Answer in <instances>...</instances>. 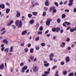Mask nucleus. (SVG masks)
<instances>
[{"label": "nucleus", "instance_id": "nucleus-25", "mask_svg": "<svg viewBox=\"0 0 76 76\" xmlns=\"http://www.w3.org/2000/svg\"><path fill=\"white\" fill-rule=\"evenodd\" d=\"M67 73V72L66 71H64L63 72V74L64 75H66Z\"/></svg>", "mask_w": 76, "mask_h": 76}, {"label": "nucleus", "instance_id": "nucleus-41", "mask_svg": "<svg viewBox=\"0 0 76 76\" xmlns=\"http://www.w3.org/2000/svg\"><path fill=\"white\" fill-rule=\"evenodd\" d=\"M39 31H42L43 30V27L42 26H41L39 28Z\"/></svg>", "mask_w": 76, "mask_h": 76}, {"label": "nucleus", "instance_id": "nucleus-8", "mask_svg": "<svg viewBox=\"0 0 76 76\" xmlns=\"http://www.w3.org/2000/svg\"><path fill=\"white\" fill-rule=\"evenodd\" d=\"M5 8V5L4 4H0V8H2V9H4Z\"/></svg>", "mask_w": 76, "mask_h": 76}, {"label": "nucleus", "instance_id": "nucleus-62", "mask_svg": "<svg viewBox=\"0 0 76 76\" xmlns=\"http://www.w3.org/2000/svg\"><path fill=\"white\" fill-rule=\"evenodd\" d=\"M50 61H52V60H53V58L50 57Z\"/></svg>", "mask_w": 76, "mask_h": 76}, {"label": "nucleus", "instance_id": "nucleus-42", "mask_svg": "<svg viewBox=\"0 0 76 76\" xmlns=\"http://www.w3.org/2000/svg\"><path fill=\"white\" fill-rule=\"evenodd\" d=\"M45 45V43H41V45L42 47H44Z\"/></svg>", "mask_w": 76, "mask_h": 76}, {"label": "nucleus", "instance_id": "nucleus-34", "mask_svg": "<svg viewBox=\"0 0 76 76\" xmlns=\"http://www.w3.org/2000/svg\"><path fill=\"white\" fill-rule=\"evenodd\" d=\"M45 73L46 75H48V74L50 73V71H45Z\"/></svg>", "mask_w": 76, "mask_h": 76}, {"label": "nucleus", "instance_id": "nucleus-6", "mask_svg": "<svg viewBox=\"0 0 76 76\" xmlns=\"http://www.w3.org/2000/svg\"><path fill=\"white\" fill-rule=\"evenodd\" d=\"M70 31L71 32H73L75 31H76V27H75V28H71L70 29Z\"/></svg>", "mask_w": 76, "mask_h": 76}, {"label": "nucleus", "instance_id": "nucleus-44", "mask_svg": "<svg viewBox=\"0 0 76 76\" xmlns=\"http://www.w3.org/2000/svg\"><path fill=\"white\" fill-rule=\"evenodd\" d=\"M72 5H73V3H70L68 4V6H72Z\"/></svg>", "mask_w": 76, "mask_h": 76}, {"label": "nucleus", "instance_id": "nucleus-64", "mask_svg": "<svg viewBox=\"0 0 76 76\" xmlns=\"http://www.w3.org/2000/svg\"><path fill=\"white\" fill-rule=\"evenodd\" d=\"M34 58V56H31L30 57V59L31 60H32L33 58Z\"/></svg>", "mask_w": 76, "mask_h": 76}, {"label": "nucleus", "instance_id": "nucleus-32", "mask_svg": "<svg viewBox=\"0 0 76 76\" xmlns=\"http://www.w3.org/2000/svg\"><path fill=\"white\" fill-rule=\"evenodd\" d=\"M46 15V12L45 11L42 14L43 16H45Z\"/></svg>", "mask_w": 76, "mask_h": 76}, {"label": "nucleus", "instance_id": "nucleus-20", "mask_svg": "<svg viewBox=\"0 0 76 76\" xmlns=\"http://www.w3.org/2000/svg\"><path fill=\"white\" fill-rule=\"evenodd\" d=\"M62 45H61L60 46L61 47H62V48H63L65 46V42H63L62 43Z\"/></svg>", "mask_w": 76, "mask_h": 76}, {"label": "nucleus", "instance_id": "nucleus-48", "mask_svg": "<svg viewBox=\"0 0 76 76\" xmlns=\"http://www.w3.org/2000/svg\"><path fill=\"white\" fill-rule=\"evenodd\" d=\"M6 31H4L2 33H1V35H2L4 34H5V33H6Z\"/></svg>", "mask_w": 76, "mask_h": 76}, {"label": "nucleus", "instance_id": "nucleus-21", "mask_svg": "<svg viewBox=\"0 0 76 76\" xmlns=\"http://www.w3.org/2000/svg\"><path fill=\"white\" fill-rule=\"evenodd\" d=\"M19 21L18 20H17L15 22V23L17 26H18V25L19 24Z\"/></svg>", "mask_w": 76, "mask_h": 76}, {"label": "nucleus", "instance_id": "nucleus-11", "mask_svg": "<svg viewBox=\"0 0 76 76\" xmlns=\"http://www.w3.org/2000/svg\"><path fill=\"white\" fill-rule=\"evenodd\" d=\"M45 5H46V6H49V5H50V3H49V2H48V1H46L45 2Z\"/></svg>", "mask_w": 76, "mask_h": 76}, {"label": "nucleus", "instance_id": "nucleus-38", "mask_svg": "<svg viewBox=\"0 0 76 76\" xmlns=\"http://www.w3.org/2000/svg\"><path fill=\"white\" fill-rule=\"evenodd\" d=\"M10 71L11 72H13V67H11L10 69Z\"/></svg>", "mask_w": 76, "mask_h": 76}, {"label": "nucleus", "instance_id": "nucleus-23", "mask_svg": "<svg viewBox=\"0 0 76 76\" xmlns=\"http://www.w3.org/2000/svg\"><path fill=\"white\" fill-rule=\"evenodd\" d=\"M16 16L17 18L20 17V12H18Z\"/></svg>", "mask_w": 76, "mask_h": 76}, {"label": "nucleus", "instance_id": "nucleus-56", "mask_svg": "<svg viewBox=\"0 0 76 76\" xmlns=\"http://www.w3.org/2000/svg\"><path fill=\"white\" fill-rule=\"evenodd\" d=\"M67 3V1H65L64 2V4H66Z\"/></svg>", "mask_w": 76, "mask_h": 76}, {"label": "nucleus", "instance_id": "nucleus-37", "mask_svg": "<svg viewBox=\"0 0 76 76\" xmlns=\"http://www.w3.org/2000/svg\"><path fill=\"white\" fill-rule=\"evenodd\" d=\"M65 63L64 62L62 61L61 62V64L62 66H63V65Z\"/></svg>", "mask_w": 76, "mask_h": 76}, {"label": "nucleus", "instance_id": "nucleus-10", "mask_svg": "<svg viewBox=\"0 0 76 76\" xmlns=\"http://www.w3.org/2000/svg\"><path fill=\"white\" fill-rule=\"evenodd\" d=\"M4 69V64H2L0 65V69L1 70H3Z\"/></svg>", "mask_w": 76, "mask_h": 76}, {"label": "nucleus", "instance_id": "nucleus-52", "mask_svg": "<svg viewBox=\"0 0 76 76\" xmlns=\"http://www.w3.org/2000/svg\"><path fill=\"white\" fill-rule=\"evenodd\" d=\"M12 26L13 27V29H16V27L14 25H12Z\"/></svg>", "mask_w": 76, "mask_h": 76}, {"label": "nucleus", "instance_id": "nucleus-53", "mask_svg": "<svg viewBox=\"0 0 76 76\" xmlns=\"http://www.w3.org/2000/svg\"><path fill=\"white\" fill-rule=\"evenodd\" d=\"M73 0H70L69 2L70 3H73Z\"/></svg>", "mask_w": 76, "mask_h": 76}, {"label": "nucleus", "instance_id": "nucleus-24", "mask_svg": "<svg viewBox=\"0 0 76 76\" xmlns=\"http://www.w3.org/2000/svg\"><path fill=\"white\" fill-rule=\"evenodd\" d=\"M13 46L11 47L10 48V52H13Z\"/></svg>", "mask_w": 76, "mask_h": 76}, {"label": "nucleus", "instance_id": "nucleus-50", "mask_svg": "<svg viewBox=\"0 0 76 76\" xmlns=\"http://www.w3.org/2000/svg\"><path fill=\"white\" fill-rule=\"evenodd\" d=\"M4 48H5L4 47H3L2 48H1V51H4Z\"/></svg>", "mask_w": 76, "mask_h": 76}, {"label": "nucleus", "instance_id": "nucleus-47", "mask_svg": "<svg viewBox=\"0 0 76 76\" xmlns=\"http://www.w3.org/2000/svg\"><path fill=\"white\" fill-rule=\"evenodd\" d=\"M67 49L68 50H71V47H68Z\"/></svg>", "mask_w": 76, "mask_h": 76}, {"label": "nucleus", "instance_id": "nucleus-58", "mask_svg": "<svg viewBox=\"0 0 76 76\" xmlns=\"http://www.w3.org/2000/svg\"><path fill=\"white\" fill-rule=\"evenodd\" d=\"M65 12H69V10L67 9H66L65 10Z\"/></svg>", "mask_w": 76, "mask_h": 76}, {"label": "nucleus", "instance_id": "nucleus-61", "mask_svg": "<svg viewBox=\"0 0 76 76\" xmlns=\"http://www.w3.org/2000/svg\"><path fill=\"white\" fill-rule=\"evenodd\" d=\"M57 67V66H54L53 67V69H56V67Z\"/></svg>", "mask_w": 76, "mask_h": 76}, {"label": "nucleus", "instance_id": "nucleus-2", "mask_svg": "<svg viewBox=\"0 0 76 76\" xmlns=\"http://www.w3.org/2000/svg\"><path fill=\"white\" fill-rule=\"evenodd\" d=\"M38 67L37 66H35L33 68V71L34 72H37L38 71Z\"/></svg>", "mask_w": 76, "mask_h": 76}, {"label": "nucleus", "instance_id": "nucleus-46", "mask_svg": "<svg viewBox=\"0 0 76 76\" xmlns=\"http://www.w3.org/2000/svg\"><path fill=\"white\" fill-rule=\"evenodd\" d=\"M44 10L45 11H47V10H48V8L47 7H45L44 8Z\"/></svg>", "mask_w": 76, "mask_h": 76}, {"label": "nucleus", "instance_id": "nucleus-60", "mask_svg": "<svg viewBox=\"0 0 76 76\" xmlns=\"http://www.w3.org/2000/svg\"><path fill=\"white\" fill-rule=\"evenodd\" d=\"M49 32V30H47L45 32V34H48Z\"/></svg>", "mask_w": 76, "mask_h": 76}, {"label": "nucleus", "instance_id": "nucleus-57", "mask_svg": "<svg viewBox=\"0 0 76 76\" xmlns=\"http://www.w3.org/2000/svg\"><path fill=\"white\" fill-rule=\"evenodd\" d=\"M31 46V44L30 43H28V47H30V46Z\"/></svg>", "mask_w": 76, "mask_h": 76}, {"label": "nucleus", "instance_id": "nucleus-45", "mask_svg": "<svg viewBox=\"0 0 76 76\" xmlns=\"http://www.w3.org/2000/svg\"><path fill=\"white\" fill-rule=\"evenodd\" d=\"M6 4V5L8 6H10V4L8 2H7Z\"/></svg>", "mask_w": 76, "mask_h": 76}, {"label": "nucleus", "instance_id": "nucleus-49", "mask_svg": "<svg viewBox=\"0 0 76 76\" xmlns=\"http://www.w3.org/2000/svg\"><path fill=\"white\" fill-rule=\"evenodd\" d=\"M53 10V13H56V12H57V10L54 9Z\"/></svg>", "mask_w": 76, "mask_h": 76}, {"label": "nucleus", "instance_id": "nucleus-4", "mask_svg": "<svg viewBox=\"0 0 76 76\" xmlns=\"http://www.w3.org/2000/svg\"><path fill=\"white\" fill-rule=\"evenodd\" d=\"M66 63H68L69 61H70V58L69 56H66L65 58Z\"/></svg>", "mask_w": 76, "mask_h": 76}, {"label": "nucleus", "instance_id": "nucleus-5", "mask_svg": "<svg viewBox=\"0 0 76 76\" xmlns=\"http://www.w3.org/2000/svg\"><path fill=\"white\" fill-rule=\"evenodd\" d=\"M22 26V21L20 20L19 22V25H18V28H20Z\"/></svg>", "mask_w": 76, "mask_h": 76}, {"label": "nucleus", "instance_id": "nucleus-12", "mask_svg": "<svg viewBox=\"0 0 76 76\" xmlns=\"http://www.w3.org/2000/svg\"><path fill=\"white\" fill-rule=\"evenodd\" d=\"M13 23V20H12L10 22V23L7 24V26H10V25H12Z\"/></svg>", "mask_w": 76, "mask_h": 76}, {"label": "nucleus", "instance_id": "nucleus-19", "mask_svg": "<svg viewBox=\"0 0 76 76\" xmlns=\"http://www.w3.org/2000/svg\"><path fill=\"white\" fill-rule=\"evenodd\" d=\"M32 14L34 16H37L38 15V12H33L32 13Z\"/></svg>", "mask_w": 76, "mask_h": 76}, {"label": "nucleus", "instance_id": "nucleus-13", "mask_svg": "<svg viewBox=\"0 0 76 76\" xmlns=\"http://www.w3.org/2000/svg\"><path fill=\"white\" fill-rule=\"evenodd\" d=\"M60 28L57 27L56 28V32H59L60 31Z\"/></svg>", "mask_w": 76, "mask_h": 76}, {"label": "nucleus", "instance_id": "nucleus-43", "mask_svg": "<svg viewBox=\"0 0 76 76\" xmlns=\"http://www.w3.org/2000/svg\"><path fill=\"white\" fill-rule=\"evenodd\" d=\"M34 6H39V4L38 3L35 2V3Z\"/></svg>", "mask_w": 76, "mask_h": 76}, {"label": "nucleus", "instance_id": "nucleus-28", "mask_svg": "<svg viewBox=\"0 0 76 76\" xmlns=\"http://www.w3.org/2000/svg\"><path fill=\"white\" fill-rule=\"evenodd\" d=\"M32 15L31 14H29L28 15V17L29 18H31V17H32Z\"/></svg>", "mask_w": 76, "mask_h": 76}, {"label": "nucleus", "instance_id": "nucleus-27", "mask_svg": "<svg viewBox=\"0 0 76 76\" xmlns=\"http://www.w3.org/2000/svg\"><path fill=\"white\" fill-rule=\"evenodd\" d=\"M34 2L35 1H32L31 2V4H32V6L33 7H34L35 6V4H34Z\"/></svg>", "mask_w": 76, "mask_h": 76}, {"label": "nucleus", "instance_id": "nucleus-33", "mask_svg": "<svg viewBox=\"0 0 76 76\" xmlns=\"http://www.w3.org/2000/svg\"><path fill=\"white\" fill-rule=\"evenodd\" d=\"M74 75V74L73 73H69V76H73Z\"/></svg>", "mask_w": 76, "mask_h": 76}, {"label": "nucleus", "instance_id": "nucleus-14", "mask_svg": "<svg viewBox=\"0 0 76 76\" xmlns=\"http://www.w3.org/2000/svg\"><path fill=\"white\" fill-rule=\"evenodd\" d=\"M35 22V21H34V20L32 19L29 22L31 24V25L33 24Z\"/></svg>", "mask_w": 76, "mask_h": 76}, {"label": "nucleus", "instance_id": "nucleus-35", "mask_svg": "<svg viewBox=\"0 0 76 76\" xmlns=\"http://www.w3.org/2000/svg\"><path fill=\"white\" fill-rule=\"evenodd\" d=\"M60 21H61L60 19L58 18L57 19V23H60Z\"/></svg>", "mask_w": 76, "mask_h": 76}, {"label": "nucleus", "instance_id": "nucleus-15", "mask_svg": "<svg viewBox=\"0 0 76 76\" xmlns=\"http://www.w3.org/2000/svg\"><path fill=\"white\" fill-rule=\"evenodd\" d=\"M10 12V9L9 8H7L6 9V13L7 14H8Z\"/></svg>", "mask_w": 76, "mask_h": 76}, {"label": "nucleus", "instance_id": "nucleus-26", "mask_svg": "<svg viewBox=\"0 0 76 76\" xmlns=\"http://www.w3.org/2000/svg\"><path fill=\"white\" fill-rule=\"evenodd\" d=\"M49 65H50V64L49 63H47L46 64H44V66L45 67H48V66H49Z\"/></svg>", "mask_w": 76, "mask_h": 76}, {"label": "nucleus", "instance_id": "nucleus-59", "mask_svg": "<svg viewBox=\"0 0 76 76\" xmlns=\"http://www.w3.org/2000/svg\"><path fill=\"white\" fill-rule=\"evenodd\" d=\"M70 28H71V27H69L66 28V30H69Z\"/></svg>", "mask_w": 76, "mask_h": 76}, {"label": "nucleus", "instance_id": "nucleus-3", "mask_svg": "<svg viewBox=\"0 0 76 76\" xmlns=\"http://www.w3.org/2000/svg\"><path fill=\"white\" fill-rule=\"evenodd\" d=\"M28 69V66H24L22 68V71H21L22 73H24L25 70H27Z\"/></svg>", "mask_w": 76, "mask_h": 76}, {"label": "nucleus", "instance_id": "nucleus-51", "mask_svg": "<svg viewBox=\"0 0 76 76\" xmlns=\"http://www.w3.org/2000/svg\"><path fill=\"white\" fill-rule=\"evenodd\" d=\"M20 45L21 47H23V46H24L25 44H24V43H22Z\"/></svg>", "mask_w": 76, "mask_h": 76}, {"label": "nucleus", "instance_id": "nucleus-30", "mask_svg": "<svg viewBox=\"0 0 76 76\" xmlns=\"http://www.w3.org/2000/svg\"><path fill=\"white\" fill-rule=\"evenodd\" d=\"M52 31L53 32H56V28H52Z\"/></svg>", "mask_w": 76, "mask_h": 76}, {"label": "nucleus", "instance_id": "nucleus-29", "mask_svg": "<svg viewBox=\"0 0 76 76\" xmlns=\"http://www.w3.org/2000/svg\"><path fill=\"white\" fill-rule=\"evenodd\" d=\"M35 47L36 48V50H38L39 49V47L38 46H35Z\"/></svg>", "mask_w": 76, "mask_h": 76}, {"label": "nucleus", "instance_id": "nucleus-39", "mask_svg": "<svg viewBox=\"0 0 76 76\" xmlns=\"http://www.w3.org/2000/svg\"><path fill=\"white\" fill-rule=\"evenodd\" d=\"M54 56V54L51 53L50 54V57H51L52 58L53 57V56Z\"/></svg>", "mask_w": 76, "mask_h": 76}, {"label": "nucleus", "instance_id": "nucleus-7", "mask_svg": "<svg viewBox=\"0 0 76 76\" xmlns=\"http://www.w3.org/2000/svg\"><path fill=\"white\" fill-rule=\"evenodd\" d=\"M27 33V31L25 30L24 31H23L21 33V35H26Z\"/></svg>", "mask_w": 76, "mask_h": 76}, {"label": "nucleus", "instance_id": "nucleus-40", "mask_svg": "<svg viewBox=\"0 0 76 76\" xmlns=\"http://www.w3.org/2000/svg\"><path fill=\"white\" fill-rule=\"evenodd\" d=\"M33 51H34V49L32 48L30 50V52L31 53H33Z\"/></svg>", "mask_w": 76, "mask_h": 76}, {"label": "nucleus", "instance_id": "nucleus-17", "mask_svg": "<svg viewBox=\"0 0 76 76\" xmlns=\"http://www.w3.org/2000/svg\"><path fill=\"white\" fill-rule=\"evenodd\" d=\"M3 42H4V43H5L6 44H8V41L6 39H4L3 40Z\"/></svg>", "mask_w": 76, "mask_h": 76}, {"label": "nucleus", "instance_id": "nucleus-63", "mask_svg": "<svg viewBox=\"0 0 76 76\" xmlns=\"http://www.w3.org/2000/svg\"><path fill=\"white\" fill-rule=\"evenodd\" d=\"M38 34H42V31H39V32H38Z\"/></svg>", "mask_w": 76, "mask_h": 76}, {"label": "nucleus", "instance_id": "nucleus-16", "mask_svg": "<svg viewBox=\"0 0 76 76\" xmlns=\"http://www.w3.org/2000/svg\"><path fill=\"white\" fill-rule=\"evenodd\" d=\"M4 52L6 53H7L9 52V48H6L4 50Z\"/></svg>", "mask_w": 76, "mask_h": 76}, {"label": "nucleus", "instance_id": "nucleus-18", "mask_svg": "<svg viewBox=\"0 0 76 76\" xmlns=\"http://www.w3.org/2000/svg\"><path fill=\"white\" fill-rule=\"evenodd\" d=\"M39 23H37L36 24V29H38V28H39Z\"/></svg>", "mask_w": 76, "mask_h": 76}, {"label": "nucleus", "instance_id": "nucleus-54", "mask_svg": "<svg viewBox=\"0 0 76 76\" xmlns=\"http://www.w3.org/2000/svg\"><path fill=\"white\" fill-rule=\"evenodd\" d=\"M64 31L63 30V29H61L60 31V33L61 34H62V33H63V32H64Z\"/></svg>", "mask_w": 76, "mask_h": 76}, {"label": "nucleus", "instance_id": "nucleus-31", "mask_svg": "<svg viewBox=\"0 0 76 76\" xmlns=\"http://www.w3.org/2000/svg\"><path fill=\"white\" fill-rule=\"evenodd\" d=\"M54 4L56 6V7H58V4L57 2H54Z\"/></svg>", "mask_w": 76, "mask_h": 76}, {"label": "nucleus", "instance_id": "nucleus-36", "mask_svg": "<svg viewBox=\"0 0 76 76\" xmlns=\"http://www.w3.org/2000/svg\"><path fill=\"white\" fill-rule=\"evenodd\" d=\"M25 51L27 53L28 51V49L27 48H26L25 49Z\"/></svg>", "mask_w": 76, "mask_h": 76}, {"label": "nucleus", "instance_id": "nucleus-9", "mask_svg": "<svg viewBox=\"0 0 76 76\" xmlns=\"http://www.w3.org/2000/svg\"><path fill=\"white\" fill-rule=\"evenodd\" d=\"M55 9V7H51L50 8L49 11L50 12H52V10H54Z\"/></svg>", "mask_w": 76, "mask_h": 76}, {"label": "nucleus", "instance_id": "nucleus-22", "mask_svg": "<svg viewBox=\"0 0 76 76\" xmlns=\"http://www.w3.org/2000/svg\"><path fill=\"white\" fill-rule=\"evenodd\" d=\"M66 15H65V14H63L62 15V16H61V18L62 19H64V18H66Z\"/></svg>", "mask_w": 76, "mask_h": 76}, {"label": "nucleus", "instance_id": "nucleus-55", "mask_svg": "<svg viewBox=\"0 0 76 76\" xmlns=\"http://www.w3.org/2000/svg\"><path fill=\"white\" fill-rule=\"evenodd\" d=\"M73 12L74 13H76V8H75L73 10Z\"/></svg>", "mask_w": 76, "mask_h": 76}, {"label": "nucleus", "instance_id": "nucleus-1", "mask_svg": "<svg viewBox=\"0 0 76 76\" xmlns=\"http://www.w3.org/2000/svg\"><path fill=\"white\" fill-rule=\"evenodd\" d=\"M53 20L52 19H48L46 21V25H50V22Z\"/></svg>", "mask_w": 76, "mask_h": 76}]
</instances>
